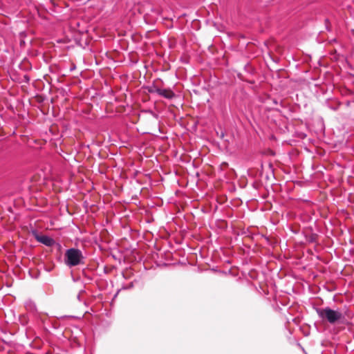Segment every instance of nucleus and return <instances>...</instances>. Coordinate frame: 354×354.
<instances>
[{"label": "nucleus", "mask_w": 354, "mask_h": 354, "mask_svg": "<svg viewBox=\"0 0 354 354\" xmlns=\"http://www.w3.org/2000/svg\"><path fill=\"white\" fill-rule=\"evenodd\" d=\"M158 95L166 99H171L175 96L174 93L169 88H160Z\"/></svg>", "instance_id": "nucleus-4"}, {"label": "nucleus", "mask_w": 354, "mask_h": 354, "mask_svg": "<svg viewBox=\"0 0 354 354\" xmlns=\"http://www.w3.org/2000/svg\"><path fill=\"white\" fill-rule=\"evenodd\" d=\"M148 91L151 93H157L158 95L160 88L155 85H152L148 88Z\"/></svg>", "instance_id": "nucleus-5"}, {"label": "nucleus", "mask_w": 354, "mask_h": 354, "mask_svg": "<svg viewBox=\"0 0 354 354\" xmlns=\"http://www.w3.org/2000/svg\"><path fill=\"white\" fill-rule=\"evenodd\" d=\"M33 235L37 241L46 246H52L55 243V241L48 236L39 234L36 232H33Z\"/></svg>", "instance_id": "nucleus-3"}, {"label": "nucleus", "mask_w": 354, "mask_h": 354, "mask_svg": "<svg viewBox=\"0 0 354 354\" xmlns=\"http://www.w3.org/2000/svg\"><path fill=\"white\" fill-rule=\"evenodd\" d=\"M84 256L82 251L76 248L68 249L64 255V263L68 267L84 264Z\"/></svg>", "instance_id": "nucleus-2"}, {"label": "nucleus", "mask_w": 354, "mask_h": 354, "mask_svg": "<svg viewBox=\"0 0 354 354\" xmlns=\"http://www.w3.org/2000/svg\"><path fill=\"white\" fill-rule=\"evenodd\" d=\"M27 307L31 310H33L35 308V304H33L32 302H29V304H27Z\"/></svg>", "instance_id": "nucleus-6"}, {"label": "nucleus", "mask_w": 354, "mask_h": 354, "mask_svg": "<svg viewBox=\"0 0 354 354\" xmlns=\"http://www.w3.org/2000/svg\"><path fill=\"white\" fill-rule=\"evenodd\" d=\"M316 313L323 322H327L332 325L343 323L345 316L343 313L339 310H333L329 307L316 308Z\"/></svg>", "instance_id": "nucleus-1"}]
</instances>
